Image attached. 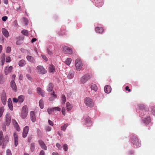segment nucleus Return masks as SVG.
<instances>
[{
    "mask_svg": "<svg viewBox=\"0 0 155 155\" xmlns=\"http://www.w3.org/2000/svg\"><path fill=\"white\" fill-rule=\"evenodd\" d=\"M0 141L3 143V147L5 146L9 141V137L8 135L5 136L4 138L2 131H0Z\"/></svg>",
    "mask_w": 155,
    "mask_h": 155,
    "instance_id": "nucleus-1",
    "label": "nucleus"
},
{
    "mask_svg": "<svg viewBox=\"0 0 155 155\" xmlns=\"http://www.w3.org/2000/svg\"><path fill=\"white\" fill-rule=\"evenodd\" d=\"M75 65L76 69L78 71H80L83 66V64L81 60L79 58L76 59L75 61Z\"/></svg>",
    "mask_w": 155,
    "mask_h": 155,
    "instance_id": "nucleus-2",
    "label": "nucleus"
},
{
    "mask_svg": "<svg viewBox=\"0 0 155 155\" xmlns=\"http://www.w3.org/2000/svg\"><path fill=\"white\" fill-rule=\"evenodd\" d=\"M28 113V110L27 106L25 105L22 108L21 117L22 119L25 118Z\"/></svg>",
    "mask_w": 155,
    "mask_h": 155,
    "instance_id": "nucleus-3",
    "label": "nucleus"
},
{
    "mask_svg": "<svg viewBox=\"0 0 155 155\" xmlns=\"http://www.w3.org/2000/svg\"><path fill=\"white\" fill-rule=\"evenodd\" d=\"M131 142L134 145H135L136 147L137 148L140 146V144L138 140L135 136H133L131 139Z\"/></svg>",
    "mask_w": 155,
    "mask_h": 155,
    "instance_id": "nucleus-4",
    "label": "nucleus"
},
{
    "mask_svg": "<svg viewBox=\"0 0 155 155\" xmlns=\"http://www.w3.org/2000/svg\"><path fill=\"white\" fill-rule=\"evenodd\" d=\"M1 98L3 104L5 105L6 103L7 98L6 94L5 91H3L1 93Z\"/></svg>",
    "mask_w": 155,
    "mask_h": 155,
    "instance_id": "nucleus-5",
    "label": "nucleus"
},
{
    "mask_svg": "<svg viewBox=\"0 0 155 155\" xmlns=\"http://www.w3.org/2000/svg\"><path fill=\"white\" fill-rule=\"evenodd\" d=\"M85 104L88 106L91 107L93 105V101L89 97H86L84 99Z\"/></svg>",
    "mask_w": 155,
    "mask_h": 155,
    "instance_id": "nucleus-6",
    "label": "nucleus"
},
{
    "mask_svg": "<svg viewBox=\"0 0 155 155\" xmlns=\"http://www.w3.org/2000/svg\"><path fill=\"white\" fill-rule=\"evenodd\" d=\"M63 52L64 53L69 54H71L72 53V49L67 46H64L63 47Z\"/></svg>",
    "mask_w": 155,
    "mask_h": 155,
    "instance_id": "nucleus-7",
    "label": "nucleus"
},
{
    "mask_svg": "<svg viewBox=\"0 0 155 155\" xmlns=\"http://www.w3.org/2000/svg\"><path fill=\"white\" fill-rule=\"evenodd\" d=\"M37 69L38 70L39 73L42 74H44L46 73L47 71L42 66H38L37 67Z\"/></svg>",
    "mask_w": 155,
    "mask_h": 155,
    "instance_id": "nucleus-8",
    "label": "nucleus"
},
{
    "mask_svg": "<svg viewBox=\"0 0 155 155\" xmlns=\"http://www.w3.org/2000/svg\"><path fill=\"white\" fill-rule=\"evenodd\" d=\"M91 78V76L90 75L86 74L81 79V81L84 84L90 79Z\"/></svg>",
    "mask_w": 155,
    "mask_h": 155,
    "instance_id": "nucleus-9",
    "label": "nucleus"
},
{
    "mask_svg": "<svg viewBox=\"0 0 155 155\" xmlns=\"http://www.w3.org/2000/svg\"><path fill=\"white\" fill-rule=\"evenodd\" d=\"M29 131V127L28 126H26L24 128L23 133L22 136L23 138H25L28 134Z\"/></svg>",
    "mask_w": 155,
    "mask_h": 155,
    "instance_id": "nucleus-10",
    "label": "nucleus"
},
{
    "mask_svg": "<svg viewBox=\"0 0 155 155\" xmlns=\"http://www.w3.org/2000/svg\"><path fill=\"white\" fill-rule=\"evenodd\" d=\"M10 86L12 90L15 92H16L17 91V88L16 85L15 83L14 80H12L10 82Z\"/></svg>",
    "mask_w": 155,
    "mask_h": 155,
    "instance_id": "nucleus-11",
    "label": "nucleus"
},
{
    "mask_svg": "<svg viewBox=\"0 0 155 155\" xmlns=\"http://www.w3.org/2000/svg\"><path fill=\"white\" fill-rule=\"evenodd\" d=\"M13 137L14 140V144L15 147H16L18 144V135L16 133H14L13 134Z\"/></svg>",
    "mask_w": 155,
    "mask_h": 155,
    "instance_id": "nucleus-12",
    "label": "nucleus"
},
{
    "mask_svg": "<svg viewBox=\"0 0 155 155\" xmlns=\"http://www.w3.org/2000/svg\"><path fill=\"white\" fill-rule=\"evenodd\" d=\"M38 143L42 149H43L45 150H46L47 149V147L43 141L41 140H38Z\"/></svg>",
    "mask_w": 155,
    "mask_h": 155,
    "instance_id": "nucleus-13",
    "label": "nucleus"
},
{
    "mask_svg": "<svg viewBox=\"0 0 155 155\" xmlns=\"http://www.w3.org/2000/svg\"><path fill=\"white\" fill-rule=\"evenodd\" d=\"M13 69L12 66L9 67H6L5 70V74L6 75H7L9 73L11 72Z\"/></svg>",
    "mask_w": 155,
    "mask_h": 155,
    "instance_id": "nucleus-14",
    "label": "nucleus"
},
{
    "mask_svg": "<svg viewBox=\"0 0 155 155\" xmlns=\"http://www.w3.org/2000/svg\"><path fill=\"white\" fill-rule=\"evenodd\" d=\"M6 123L7 126L10 124L11 122V117L9 114H7L6 115Z\"/></svg>",
    "mask_w": 155,
    "mask_h": 155,
    "instance_id": "nucleus-15",
    "label": "nucleus"
},
{
    "mask_svg": "<svg viewBox=\"0 0 155 155\" xmlns=\"http://www.w3.org/2000/svg\"><path fill=\"white\" fill-rule=\"evenodd\" d=\"M2 33L3 35L6 38H8L9 36V33L8 31L5 28H2Z\"/></svg>",
    "mask_w": 155,
    "mask_h": 155,
    "instance_id": "nucleus-16",
    "label": "nucleus"
},
{
    "mask_svg": "<svg viewBox=\"0 0 155 155\" xmlns=\"http://www.w3.org/2000/svg\"><path fill=\"white\" fill-rule=\"evenodd\" d=\"M31 119L32 121L34 122L36 120V117L34 112L33 111H31L30 113Z\"/></svg>",
    "mask_w": 155,
    "mask_h": 155,
    "instance_id": "nucleus-17",
    "label": "nucleus"
},
{
    "mask_svg": "<svg viewBox=\"0 0 155 155\" xmlns=\"http://www.w3.org/2000/svg\"><path fill=\"white\" fill-rule=\"evenodd\" d=\"M111 91V87L109 85H106L104 87V91L106 93H109Z\"/></svg>",
    "mask_w": 155,
    "mask_h": 155,
    "instance_id": "nucleus-18",
    "label": "nucleus"
},
{
    "mask_svg": "<svg viewBox=\"0 0 155 155\" xmlns=\"http://www.w3.org/2000/svg\"><path fill=\"white\" fill-rule=\"evenodd\" d=\"M27 60L31 63H34L35 61L34 58L31 56L28 55L26 56Z\"/></svg>",
    "mask_w": 155,
    "mask_h": 155,
    "instance_id": "nucleus-19",
    "label": "nucleus"
},
{
    "mask_svg": "<svg viewBox=\"0 0 155 155\" xmlns=\"http://www.w3.org/2000/svg\"><path fill=\"white\" fill-rule=\"evenodd\" d=\"M8 104L9 109L11 110H13V107L12 100L10 98H9L8 99Z\"/></svg>",
    "mask_w": 155,
    "mask_h": 155,
    "instance_id": "nucleus-20",
    "label": "nucleus"
},
{
    "mask_svg": "<svg viewBox=\"0 0 155 155\" xmlns=\"http://www.w3.org/2000/svg\"><path fill=\"white\" fill-rule=\"evenodd\" d=\"M90 87L91 88L92 91L94 92H96L97 90V87L96 84H92L90 85Z\"/></svg>",
    "mask_w": 155,
    "mask_h": 155,
    "instance_id": "nucleus-21",
    "label": "nucleus"
},
{
    "mask_svg": "<svg viewBox=\"0 0 155 155\" xmlns=\"http://www.w3.org/2000/svg\"><path fill=\"white\" fill-rule=\"evenodd\" d=\"M95 31L97 33H102L104 31V30L102 27H97L95 28Z\"/></svg>",
    "mask_w": 155,
    "mask_h": 155,
    "instance_id": "nucleus-22",
    "label": "nucleus"
},
{
    "mask_svg": "<svg viewBox=\"0 0 155 155\" xmlns=\"http://www.w3.org/2000/svg\"><path fill=\"white\" fill-rule=\"evenodd\" d=\"M26 64V61L23 59H22L18 63L19 66L20 67H23Z\"/></svg>",
    "mask_w": 155,
    "mask_h": 155,
    "instance_id": "nucleus-23",
    "label": "nucleus"
},
{
    "mask_svg": "<svg viewBox=\"0 0 155 155\" xmlns=\"http://www.w3.org/2000/svg\"><path fill=\"white\" fill-rule=\"evenodd\" d=\"M51 97L49 98V100L50 101H54L57 97V95L54 94V92H53V93L51 94Z\"/></svg>",
    "mask_w": 155,
    "mask_h": 155,
    "instance_id": "nucleus-24",
    "label": "nucleus"
},
{
    "mask_svg": "<svg viewBox=\"0 0 155 155\" xmlns=\"http://www.w3.org/2000/svg\"><path fill=\"white\" fill-rule=\"evenodd\" d=\"M143 121L146 125H147L150 122V118L148 117L147 118H144L143 119Z\"/></svg>",
    "mask_w": 155,
    "mask_h": 155,
    "instance_id": "nucleus-25",
    "label": "nucleus"
},
{
    "mask_svg": "<svg viewBox=\"0 0 155 155\" xmlns=\"http://www.w3.org/2000/svg\"><path fill=\"white\" fill-rule=\"evenodd\" d=\"M49 69L50 72H54L55 71L54 66L52 64L50 65L49 67Z\"/></svg>",
    "mask_w": 155,
    "mask_h": 155,
    "instance_id": "nucleus-26",
    "label": "nucleus"
},
{
    "mask_svg": "<svg viewBox=\"0 0 155 155\" xmlns=\"http://www.w3.org/2000/svg\"><path fill=\"white\" fill-rule=\"evenodd\" d=\"M37 90L38 94L41 95L42 97H44V94L43 91L42 90V89L40 87H38L37 88Z\"/></svg>",
    "mask_w": 155,
    "mask_h": 155,
    "instance_id": "nucleus-27",
    "label": "nucleus"
},
{
    "mask_svg": "<svg viewBox=\"0 0 155 155\" xmlns=\"http://www.w3.org/2000/svg\"><path fill=\"white\" fill-rule=\"evenodd\" d=\"M53 89V84L52 83H50L48 86L47 90L48 91H52Z\"/></svg>",
    "mask_w": 155,
    "mask_h": 155,
    "instance_id": "nucleus-28",
    "label": "nucleus"
},
{
    "mask_svg": "<svg viewBox=\"0 0 155 155\" xmlns=\"http://www.w3.org/2000/svg\"><path fill=\"white\" fill-rule=\"evenodd\" d=\"M66 107H67V110L68 111L70 110L72 108V106L68 102H67L66 103Z\"/></svg>",
    "mask_w": 155,
    "mask_h": 155,
    "instance_id": "nucleus-29",
    "label": "nucleus"
},
{
    "mask_svg": "<svg viewBox=\"0 0 155 155\" xmlns=\"http://www.w3.org/2000/svg\"><path fill=\"white\" fill-rule=\"evenodd\" d=\"M24 99V97L23 95H20L18 97V101L19 103L23 102Z\"/></svg>",
    "mask_w": 155,
    "mask_h": 155,
    "instance_id": "nucleus-30",
    "label": "nucleus"
},
{
    "mask_svg": "<svg viewBox=\"0 0 155 155\" xmlns=\"http://www.w3.org/2000/svg\"><path fill=\"white\" fill-rule=\"evenodd\" d=\"M39 105L41 109H43L44 107V102L42 99H41L39 101Z\"/></svg>",
    "mask_w": 155,
    "mask_h": 155,
    "instance_id": "nucleus-31",
    "label": "nucleus"
},
{
    "mask_svg": "<svg viewBox=\"0 0 155 155\" xmlns=\"http://www.w3.org/2000/svg\"><path fill=\"white\" fill-rule=\"evenodd\" d=\"M72 60L70 58H68L65 61V63L67 65H69L71 63Z\"/></svg>",
    "mask_w": 155,
    "mask_h": 155,
    "instance_id": "nucleus-32",
    "label": "nucleus"
},
{
    "mask_svg": "<svg viewBox=\"0 0 155 155\" xmlns=\"http://www.w3.org/2000/svg\"><path fill=\"white\" fill-rule=\"evenodd\" d=\"M21 33L25 35L28 36V32L27 30H23L21 31Z\"/></svg>",
    "mask_w": 155,
    "mask_h": 155,
    "instance_id": "nucleus-33",
    "label": "nucleus"
},
{
    "mask_svg": "<svg viewBox=\"0 0 155 155\" xmlns=\"http://www.w3.org/2000/svg\"><path fill=\"white\" fill-rule=\"evenodd\" d=\"M35 144L34 143H31V146L30 149H31V150L32 152H33L34 151L35 149Z\"/></svg>",
    "mask_w": 155,
    "mask_h": 155,
    "instance_id": "nucleus-34",
    "label": "nucleus"
},
{
    "mask_svg": "<svg viewBox=\"0 0 155 155\" xmlns=\"http://www.w3.org/2000/svg\"><path fill=\"white\" fill-rule=\"evenodd\" d=\"M68 126V124H65L63 126H62L61 127V130L64 131H65L66 128Z\"/></svg>",
    "mask_w": 155,
    "mask_h": 155,
    "instance_id": "nucleus-35",
    "label": "nucleus"
},
{
    "mask_svg": "<svg viewBox=\"0 0 155 155\" xmlns=\"http://www.w3.org/2000/svg\"><path fill=\"white\" fill-rule=\"evenodd\" d=\"M4 110V107H0V117L2 116Z\"/></svg>",
    "mask_w": 155,
    "mask_h": 155,
    "instance_id": "nucleus-36",
    "label": "nucleus"
},
{
    "mask_svg": "<svg viewBox=\"0 0 155 155\" xmlns=\"http://www.w3.org/2000/svg\"><path fill=\"white\" fill-rule=\"evenodd\" d=\"M5 81V79L4 78L2 75L0 76V84H3Z\"/></svg>",
    "mask_w": 155,
    "mask_h": 155,
    "instance_id": "nucleus-37",
    "label": "nucleus"
},
{
    "mask_svg": "<svg viewBox=\"0 0 155 155\" xmlns=\"http://www.w3.org/2000/svg\"><path fill=\"white\" fill-rule=\"evenodd\" d=\"M16 124L15 125V127H16V130L18 131H19L20 130V128L19 127L18 125L16 122H15Z\"/></svg>",
    "mask_w": 155,
    "mask_h": 155,
    "instance_id": "nucleus-38",
    "label": "nucleus"
},
{
    "mask_svg": "<svg viewBox=\"0 0 155 155\" xmlns=\"http://www.w3.org/2000/svg\"><path fill=\"white\" fill-rule=\"evenodd\" d=\"M62 104H64L65 102H66V98L65 96L64 95H62Z\"/></svg>",
    "mask_w": 155,
    "mask_h": 155,
    "instance_id": "nucleus-39",
    "label": "nucleus"
},
{
    "mask_svg": "<svg viewBox=\"0 0 155 155\" xmlns=\"http://www.w3.org/2000/svg\"><path fill=\"white\" fill-rule=\"evenodd\" d=\"M73 76H74L73 74L72 73H70V72L69 73V75L68 76V78H69V79H71V78H72Z\"/></svg>",
    "mask_w": 155,
    "mask_h": 155,
    "instance_id": "nucleus-40",
    "label": "nucleus"
},
{
    "mask_svg": "<svg viewBox=\"0 0 155 155\" xmlns=\"http://www.w3.org/2000/svg\"><path fill=\"white\" fill-rule=\"evenodd\" d=\"M6 153V155H12L11 151L9 149L7 150Z\"/></svg>",
    "mask_w": 155,
    "mask_h": 155,
    "instance_id": "nucleus-41",
    "label": "nucleus"
},
{
    "mask_svg": "<svg viewBox=\"0 0 155 155\" xmlns=\"http://www.w3.org/2000/svg\"><path fill=\"white\" fill-rule=\"evenodd\" d=\"M53 110H57L58 111H60L61 109L58 107H55L52 108Z\"/></svg>",
    "mask_w": 155,
    "mask_h": 155,
    "instance_id": "nucleus-42",
    "label": "nucleus"
},
{
    "mask_svg": "<svg viewBox=\"0 0 155 155\" xmlns=\"http://www.w3.org/2000/svg\"><path fill=\"white\" fill-rule=\"evenodd\" d=\"M11 51V48L10 47H8L6 49V52L9 53Z\"/></svg>",
    "mask_w": 155,
    "mask_h": 155,
    "instance_id": "nucleus-43",
    "label": "nucleus"
},
{
    "mask_svg": "<svg viewBox=\"0 0 155 155\" xmlns=\"http://www.w3.org/2000/svg\"><path fill=\"white\" fill-rule=\"evenodd\" d=\"M53 110L52 108H48L47 110V111L48 113L49 114H51L52 112V110Z\"/></svg>",
    "mask_w": 155,
    "mask_h": 155,
    "instance_id": "nucleus-44",
    "label": "nucleus"
},
{
    "mask_svg": "<svg viewBox=\"0 0 155 155\" xmlns=\"http://www.w3.org/2000/svg\"><path fill=\"white\" fill-rule=\"evenodd\" d=\"M42 58L43 59H44L45 60V61H47L48 60V58H47V57L44 55H41Z\"/></svg>",
    "mask_w": 155,
    "mask_h": 155,
    "instance_id": "nucleus-45",
    "label": "nucleus"
},
{
    "mask_svg": "<svg viewBox=\"0 0 155 155\" xmlns=\"http://www.w3.org/2000/svg\"><path fill=\"white\" fill-rule=\"evenodd\" d=\"M8 19V17L7 16H4L2 18V20L4 21H5Z\"/></svg>",
    "mask_w": 155,
    "mask_h": 155,
    "instance_id": "nucleus-46",
    "label": "nucleus"
},
{
    "mask_svg": "<svg viewBox=\"0 0 155 155\" xmlns=\"http://www.w3.org/2000/svg\"><path fill=\"white\" fill-rule=\"evenodd\" d=\"M152 113L153 115H155V107H153L152 108Z\"/></svg>",
    "mask_w": 155,
    "mask_h": 155,
    "instance_id": "nucleus-47",
    "label": "nucleus"
},
{
    "mask_svg": "<svg viewBox=\"0 0 155 155\" xmlns=\"http://www.w3.org/2000/svg\"><path fill=\"white\" fill-rule=\"evenodd\" d=\"M139 107L141 108V109L142 110V111H144V110H143L145 109V106L143 104H141L140 105Z\"/></svg>",
    "mask_w": 155,
    "mask_h": 155,
    "instance_id": "nucleus-48",
    "label": "nucleus"
},
{
    "mask_svg": "<svg viewBox=\"0 0 155 155\" xmlns=\"http://www.w3.org/2000/svg\"><path fill=\"white\" fill-rule=\"evenodd\" d=\"M26 76L27 78L30 81H31V79H32V78H31V76L29 75V74H27L26 75Z\"/></svg>",
    "mask_w": 155,
    "mask_h": 155,
    "instance_id": "nucleus-49",
    "label": "nucleus"
},
{
    "mask_svg": "<svg viewBox=\"0 0 155 155\" xmlns=\"http://www.w3.org/2000/svg\"><path fill=\"white\" fill-rule=\"evenodd\" d=\"M11 61L10 57L9 56L7 57L6 58V61L7 62H10Z\"/></svg>",
    "mask_w": 155,
    "mask_h": 155,
    "instance_id": "nucleus-50",
    "label": "nucleus"
},
{
    "mask_svg": "<svg viewBox=\"0 0 155 155\" xmlns=\"http://www.w3.org/2000/svg\"><path fill=\"white\" fill-rule=\"evenodd\" d=\"M56 146L59 149H61V145L59 143H57L56 144Z\"/></svg>",
    "mask_w": 155,
    "mask_h": 155,
    "instance_id": "nucleus-51",
    "label": "nucleus"
},
{
    "mask_svg": "<svg viewBox=\"0 0 155 155\" xmlns=\"http://www.w3.org/2000/svg\"><path fill=\"white\" fill-rule=\"evenodd\" d=\"M62 114L64 115H65V110L64 107H63L62 109Z\"/></svg>",
    "mask_w": 155,
    "mask_h": 155,
    "instance_id": "nucleus-52",
    "label": "nucleus"
},
{
    "mask_svg": "<svg viewBox=\"0 0 155 155\" xmlns=\"http://www.w3.org/2000/svg\"><path fill=\"white\" fill-rule=\"evenodd\" d=\"M22 43V42L20 40H18L16 42V44L17 45H21Z\"/></svg>",
    "mask_w": 155,
    "mask_h": 155,
    "instance_id": "nucleus-53",
    "label": "nucleus"
},
{
    "mask_svg": "<svg viewBox=\"0 0 155 155\" xmlns=\"http://www.w3.org/2000/svg\"><path fill=\"white\" fill-rule=\"evenodd\" d=\"M51 127L49 126L47 127L46 128V130L47 131H50L51 130Z\"/></svg>",
    "mask_w": 155,
    "mask_h": 155,
    "instance_id": "nucleus-54",
    "label": "nucleus"
},
{
    "mask_svg": "<svg viewBox=\"0 0 155 155\" xmlns=\"http://www.w3.org/2000/svg\"><path fill=\"white\" fill-rule=\"evenodd\" d=\"M64 149L65 151H66L68 150V146L66 144H64Z\"/></svg>",
    "mask_w": 155,
    "mask_h": 155,
    "instance_id": "nucleus-55",
    "label": "nucleus"
},
{
    "mask_svg": "<svg viewBox=\"0 0 155 155\" xmlns=\"http://www.w3.org/2000/svg\"><path fill=\"white\" fill-rule=\"evenodd\" d=\"M45 152L43 150H41L40 152L39 155H45Z\"/></svg>",
    "mask_w": 155,
    "mask_h": 155,
    "instance_id": "nucleus-56",
    "label": "nucleus"
},
{
    "mask_svg": "<svg viewBox=\"0 0 155 155\" xmlns=\"http://www.w3.org/2000/svg\"><path fill=\"white\" fill-rule=\"evenodd\" d=\"M48 122L49 124H50V125H51L52 126H53L54 124L52 121H51L50 120H49Z\"/></svg>",
    "mask_w": 155,
    "mask_h": 155,
    "instance_id": "nucleus-57",
    "label": "nucleus"
},
{
    "mask_svg": "<svg viewBox=\"0 0 155 155\" xmlns=\"http://www.w3.org/2000/svg\"><path fill=\"white\" fill-rule=\"evenodd\" d=\"M13 101L15 103H17L18 101V99L16 98H14L13 99Z\"/></svg>",
    "mask_w": 155,
    "mask_h": 155,
    "instance_id": "nucleus-58",
    "label": "nucleus"
},
{
    "mask_svg": "<svg viewBox=\"0 0 155 155\" xmlns=\"http://www.w3.org/2000/svg\"><path fill=\"white\" fill-rule=\"evenodd\" d=\"M125 90L126 91H128L129 92L131 91V90L130 89H129V87L127 86L125 87Z\"/></svg>",
    "mask_w": 155,
    "mask_h": 155,
    "instance_id": "nucleus-59",
    "label": "nucleus"
},
{
    "mask_svg": "<svg viewBox=\"0 0 155 155\" xmlns=\"http://www.w3.org/2000/svg\"><path fill=\"white\" fill-rule=\"evenodd\" d=\"M37 39L36 38H33L31 40L32 43H33L36 41Z\"/></svg>",
    "mask_w": 155,
    "mask_h": 155,
    "instance_id": "nucleus-60",
    "label": "nucleus"
},
{
    "mask_svg": "<svg viewBox=\"0 0 155 155\" xmlns=\"http://www.w3.org/2000/svg\"><path fill=\"white\" fill-rule=\"evenodd\" d=\"M28 93L29 94H31L32 93V91L31 89H29L28 90Z\"/></svg>",
    "mask_w": 155,
    "mask_h": 155,
    "instance_id": "nucleus-61",
    "label": "nucleus"
},
{
    "mask_svg": "<svg viewBox=\"0 0 155 155\" xmlns=\"http://www.w3.org/2000/svg\"><path fill=\"white\" fill-rule=\"evenodd\" d=\"M23 76L22 74H20L19 76V79L20 80H22Z\"/></svg>",
    "mask_w": 155,
    "mask_h": 155,
    "instance_id": "nucleus-62",
    "label": "nucleus"
},
{
    "mask_svg": "<svg viewBox=\"0 0 155 155\" xmlns=\"http://www.w3.org/2000/svg\"><path fill=\"white\" fill-rule=\"evenodd\" d=\"M3 1L5 4L7 5L8 3V0H3Z\"/></svg>",
    "mask_w": 155,
    "mask_h": 155,
    "instance_id": "nucleus-63",
    "label": "nucleus"
},
{
    "mask_svg": "<svg viewBox=\"0 0 155 155\" xmlns=\"http://www.w3.org/2000/svg\"><path fill=\"white\" fill-rule=\"evenodd\" d=\"M47 53L49 54H52V52L48 49H47Z\"/></svg>",
    "mask_w": 155,
    "mask_h": 155,
    "instance_id": "nucleus-64",
    "label": "nucleus"
}]
</instances>
